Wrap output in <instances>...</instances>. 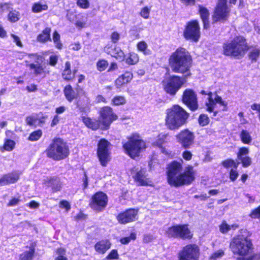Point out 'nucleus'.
Masks as SVG:
<instances>
[{
    "label": "nucleus",
    "instance_id": "f257e3e1",
    "mask_svg": "<svg viewBox=\"0 0 260 260\" xmlns=\"http://www.w3.org/2000/svg\"><path fill=\"white\" fill-rule=\"evenodd\" d=\"M167 174L168 183L179 187L191 183L194 180L195 171L193 167L189 166L182 172V164L173 161L168 165Z\"/></svg>",
    "mask_w": 260,
    "mask_h": 260
},
{
    "label": "nucleus",
    "instance_id": "f03ea898",
    "mask_svg": "<svg viewBox=\"0 0 260 260\" xmlns=\"http://www.w3.org/2000/svg\"><path fill=\"white\" fill-rule=\"evenodd\" d=\"M241 235L234 237L230 245V247L235 255L239 256L237 260H252L250 257L246 256L250 254L253 250V245L249 234H246L247 230H242Z\"/></svg>",
    "mask_w": 260,
    "mask_h": 260
},
{
    "label": "nucleus",
    "instance_id": "7ed1b4c3",
    "mask_svg": "<svg viewBox=\"0 0 260 260\" xmlns=\"http://www.w3.org/2000/svg\"><path fill=\"white\" fill-rule=\"evenodd\" d=\"M169 61L173 72L183 74L189 71L191 64V57L185 49L180 47L172 53Z\"/></svg>",
    "mask_w": 260,
    "mask_h": 260
},
{
    "label": "nucleus",
    "instance_id": "20e7f679",
    "mask_svg": "<svg viewBox=\"0 0 260 260\" xmlns=\"http://www.w3.org/2000/svg\"><path fill=\"white\" fill-rule=\"evenodd\" d=\"M189 116L181 107L174 105L167 110L166 124L171 130L179 129L186 123Z\"/></svg>",
    "mask_w": 260,
    "mask_h": 260
},
{
    "label": "nucleus",
    "instance_id": "39448f33",
    "mask_svg": "<svg viewBox=\"0 0 260 260\" xmlns=\"http://www.w3.org/2000/svg\"><path fill=\"white\" fill-rule=\"evenodd\" d=\"M223 54L234 57L242 56L247 50L245 39L241 36H237L231 42H225L222 45Z\"/></svg>",
    "mask_w": 260,
    "mask_h": 260
},
{
    "label": "nucleus",
    "instance_id": "423d86ee",
    "mask_svg": "<svg viewBox=\"0 0 260 260\" xmlns=\"http://www.w3.org/2000/svg\"><path fill=\"white\" fill-rule=\"evenodd\" d=\"M48 157L55 160H60L69 155V149L67 143L60 138H54L46 150Z\"/></svg>",
    "mask_w": 260,
    "mask_h": 260
},
{
    "label": "nucleus",
    "instance_id": "0eeeda50",
    "mask_svg": "<svg viewBox=\"0 0 260 260\" xmlns=\"http://www.w3.org/2000/svg\"><path fill=\"white\" fill-rule=\"evenodd\" d=\"M125 152L131 157L138 156L140 151L145 148V143L138 134L131 136L123 146Z\"/></svg>",
    "mask_w": 260,
    "mask_h": 260
},
{
    "label": "nucleus",
    "instance_id": "6e6552de",
    "mask_svg": "<svg viewBox=\"0 0 260 260\" xmlns=\"http://www.w3.org/2000/svg\"><path fill=\"white\" fill-rule=\"evenodd\" d=\"M184 78L173 75L169 77L163 82L164 89L167 93L174 95L184 84Z\"/></svg>",
    "mask_w": 260,
    "mask_h": 260
},
{
    "label": "nucleus",
    "instance_id": "1a4fd4ad",
    "mask_svg": "<svg viewBox=\"0 0 260 260\" xmlns=\"http://www.w3.org/2000/svg\"><path fill=\"white\" fill-rule=\"evenodd\" d=\"M167 236L169 238L189 239L191 238L190 232L186 224L176 225L168 229Z\"/></svg>",
    "mask_w": 260,
    "mask_h": 260
},
{
    "label": "nucleus",
    "instance_id": "9d476101",
    "mask_svg": "<svg viewBox=\"0 0 260 260\" xmlns=\"http://www.w3.org/2000/svg\"><path fill=\"white\" fill-rule=\"evenodd\" d=\"M184 38L187 40L195 42L199 41L201 33L199 23L197 20H193L187 23L183 34Z\"/></svg>",
    "mask_w": 260,
    "mask_h": 260
},
{
    "label": "nucleus",
    "instance_id": "9b49d317",
    "mask_svg": "<svg viewBox=\"0 0 260 260\" xmlns=\"http://www.w3.org/2000/svg\"><path fill=\"white\" fill-rule=\"evenodd\" d=\"M110 142L105 139L100 140L98 145L97 154L102 166L105 167L110 161V152L109 147Z\"/></svg>",
    "mask_w": 260,
    "mask_h": 260
},
{
    "label": "nucleus",
    "instance_id": "f8f14e48",
    "mask_svg": "<svg viewBox=\"0 0 260 260\" xmlns=\"http://www.w3.org/2000/svg\"><path fill=\"white\" fill-rule=\"evenodd\" d=\"M230 10L226 5V0H218L213 15L214 22L226 21L229 17Z\"/></svg>",
    "mask_w": 260,
    "mask_h": 260
},
{
    "label": "nucleus",
    "instance_id": "ddd939ff",
    "mask_svg": "<svg viewBox=\"0 0 260 260\" xmlns=\"http://www.w3.org/2000/svg\"><path fill=\"white\" fill-rule=\"evenodd\" d=\"M200 249L196 244H189L179 252V260H199Z\"/></svg>",
    "mask_w": 260,
    "mask_h": 260
},
{
    "label": "nucleus",
    "instance_id": "4468645a",
    "mask_svg": "<svg viewBox=\"0 0 260 260\" xmlns=\"http://www.w3.org/2000/svg\"><path fill=\"white\" fill-rule=\"evenodd\" d=\"M100 121L102 123L101 129H107L111 122L117 118V116L113 112L112 109L106 106L100 111Z\"/></svg>",
    "mask_w": 260,
    "mask_h": 260
},
{
    "label": "nucleus",
    "instance_id": "2eb2a0df",
    "mask_svg": "<svg viewBox=\"0 0 260 260\" xmlns=\"http://www.w3.org/2000/svg\"><path fill=\"white\" fill-rule=\"evenodd\" d=\"M182 102L192 111H195L198 108L197 94L191 89H186L184 91Z\"/></svg>",
    "mask_w": 260,
    "mask_h": 260
},
{
    "label": "nucleus",
    "instance_id": "dca6fc26",
    "mask_svg": "<svg viewBox=\"0 0 260 260\" xmlns=\"http://www.w3.org/2000/svg\"><path fill=\"white\" fill-rule=\"evenodd\" d=\"M107 201V195L102 192H99L92 197L90 205L93 209L101 211L106 206Z\"/></svg>",
    "mask_w": 260,
    "mask_h": 260
},
{
    "label": "nucleus",
    "instance_id": "f3484780",
    "mask_svg": "<svg viewBox=\"0 0 260 260\" xmlns=\"http://www.w3.org/2000/svg\"><path fill=\"white\" fill-rule=\"evenodd\" d=\"M178 141L185 149L190 147L193 144L194 136L193 133L188 129L182 131L176 136Z\"/></svg>",
    "mask_w": 260,
    "mask_h": 260
},
{
    "label": "nucleus",
    "instance_id": "a211bd4d",
    "mask_svg": "<svg viewBox=\"0 0 260 260\" xmlns=\"http://www.w3.org/2000/svg\"><path fill=\"white\" fill-rule=\"evenodd\" d=\"M138 210L129 209L123 213L119 214L117 216V219L121 224L133 222L138 219Z\"/></svg>",
    "mask_w": 260,
    "mask_h": 260
},
{
    "label": "nucleus",
    "instance_id": "6ab92c4d",
    "mask_svg": "<svg viewBox=\"0 0 260 260\" xmlns=\"http://www.w3.org/2000/svg\"><path fill=\"white\" fill-rule=\"evenodd\" d=\"M19 176L20 173L17 171H14L5 174L0 178V185L4 186L9 184L14 183L19 179Z\"/></svg>",
    "mask_w": 260,
    "mask_h": 260
},
{
    "label": "nucleus",
    "instance_id": "aec40b11",
    "mask_svg": "<svg viewBox=\"0 0 260 260\" xmlns=\"http://www.w3.org/2000/svg\"><path fill=\"white\" fill-rule=\"evenodd\" d=\"M207 94L209 95V102L207 103L206 105L207 107L208 111L210 112H213L216 103L220 104L221 106H224V108L226 107V103L217 94L215 95L214 99L212 98V93L211 92H209Z\"/></svg>",
    "mask_w": 260,
    "mask_h": 260
},
{
    "label": "nucleus",
    "instance_id": "412c9836",
    "mask_svg": "<svg viewBox=\"0 0 260 260\" xmlns=\"http://www.w3.org/2000/svg\"><path fill=\"white\" fill-rule=\"evenodd\" d=\"M105 51L108 54L111 55L112 57H115L120 61L124 60V54L119 47H108L105 48Z\"/></svg>",
    "mask_w": 260,
    "mask_h": 260
},
{
    "label": "nucleus",
    "instance_id": "4be33fe9",
    "mask_svg": "<svg viewBox=\"0 0 260 260\" xmlns=\"http://www.w3.org/2000/svg\"><path fill=\"white\" fill-rule=\"evenodd\" d=\"M133 78V74L130 72H126L120 76L115 81V84L117 88L129 82Z\"/></svg>",
    "mask_w": 260,
    "mask_h": 260
},
{
    "label": "nucleus",
    "instance_id": "5701e85b",
    "mask_svg": "<svg viewBox=\"0 0 260 260\" xmlns=\"http://www.w3.org/2000/svg\"><path fill=\"white\" fill-rule=\"evenodd\" d=\"M77 93L73 89L71 85H68L63 89V93L64 96L69 102H72L74 99H77L79 94H80V90L77 89Z\"/></svg>",
    "mask_w": 260,
    "mask_h": 260
},
{
    "label": "nucleus",
    "instance_id": "b1692460",
    "mask_svg": "<svg viewBox=\"0 0 260 260\" xmlns=\"http://www.w3.org/2000/svg\"><path fill=\"white\" fill-rule=\"evenodd\" d=\"M199 14L204 24V28L207 29L209 27V12L207 8L201 5L199 6Z\"/></svg>",
    "mask_w": 260,
    "mask_h": 260
},
{
    "label": "nucleus",
    "instance_id": "393cba45",
    "mask_svg": "<svg viewBox=\"0 0 260 260\" xmlns=\"http://www.w3.org/2000/svg\"><path fill=\"white\" fill-rule=\"evenodd\" d=\"M82 121L86 126L93 130H96L99 128H101L102 123L100 120L92 119L84 116L82 117Z\"/></svg>",
    "mask_w": 260,
    "mask_h": 260
},
{
    "label": "nucleus",
    "instance_id": "a878e982",
    "mask_svg": "<svg viewBox=\"0 0 260 260\" xmlns=\"http://www.w3.org/2000/svg\"><path fill=\"white\" fill-rule=\"evenodd\" d=\"M134 178L135 180L139 183V185L146 186L149 184L148 179L145 175V171L144 170H141L137 172Z\"/></svg>",
    "mask_w": 260,
    "mask_h": 260
},
{
    "label": "nucleus",
    "instance_id": "bb28decb",
    "mask_svg": "<svg viewBox=\"0 0 260 260\" xmlns=\"http://www.w3.org/2000/svg\"><path fill=\"white\" fill-rule=\"evenodd\" d=\"M111 243L109 241L102 240L95 244L94 248L96 251L99 253L104 254L111 247Z\"/></svg>",
    "mask_w": 260,
    "mask_h": 260
},
{
    "label": "nucleus",
    "instance_id": "cd10ccee",
    "mask_svg": "<svg viewBox=\"0 0 260 260\" xmlns=\"http://www.w3.org/2000/svg\"><path fill=\"white\" fill-rule=\"evenodd\" d=\"M51 28L46 27L42 31V32L37 37V40L41 43H45L47 41H51L50 36Z\"/></svg>",
    "mask_w": 260,
    "mask_h": 260
},
{
    "label": "nucleus",
    "instance_id": "c85d7f7f",
    "mask_svg": "<svg viewBox=\"0 0 260 260\" xmlns=\"http://www.w3.org/2000/svg\"><path fill=\"white\" fill-rule=\"evenodd\" d=\"M62 78L67 81L71 80L74 78V74H72L71 70V63L67 61L65 63V68L62 73Z\"/></svg>",
    "mask_w": 260,
    "mask_h": 260
},
{
    "label": "nucleus",
    "instance_id": "c756f323",
    "mask_svg": "<svg viewBox=\"0 0 260 260\" xmlns=\"http://www.w3.org/2000/svg\"><path fill=\"white\" fill-rule=\"evenodd\" d=\"M238 226V225L236 224L229 225L226 221H223L219 225V231L222 234H226L232 229H236Z\"/></svg>",
    "mask_w": 260,
    "mask_h": 260
},
{
    "label": "nucleus",
    "instance_id": "7c9ffc66",
    "mask_svg": "<svg viewBox=\"0 0 260 260\" xmlns=\"http://www.w3.org/2000/svg\"><path fill=\"white\" fill-rule=\"evenodd\" d=\"M242 142L246 144H250L252 141V138L249 133L246 130H242L240 134Z\"/></svg>",
    "mask_w": 260,
    "mask_h": 260
},
{
    "label": "nucleus",
    "instance_id": "2f4dec72",
    "mask_svg": "<svg viewBox=\"0 0 260 260\" xmlns=\"http://www.w3.org/2000/svg\"><path fill=\"white\" fill-rule=\"evenodd\" d=\"M169 136L168 134H160L158 135L157 140L154 143V145L161 147L164 143L169 140Z\"/></svg>",
    "mask_w": 260,
    "mask_h": 260
},
{
    "label": "nucleus",
    "instance_id": "473e14b6",
    "mask_svg": "<svg viewBox=\"0 0 260 260\" xmlns=\"http://www.w3.org/2000/svg\"><path fill=\"white\" fill-rule=\"evenodd\" d=\"M28 66L30 70H34V74L36 76L41 75L44 72V69L40 64L31 63Z\"/></svg>",
    "mask_w": 260,
    "mask_h": 260
},
{
    "label": "nucleus",
    "instance_id": "72a5a7b5",
    "mask_svg": "<svg viewBox=\"0 0 260 260\" xmlns=\"http://www.w3.org/2000/svg\"><path fill=\"white\" fill-rule=\"evenodd\" d=\"M48 9L47 5H42L39 3H35L32 7V11L34 13H40Z\"/></svg>",
    "mask_w": 260,
    "mask_h": 260
},
{
    "label": "nucleus",
    "instance_id": "f704fd0d",
    "mask_svg": "<svg viewBox=\"0 0 260 260\" xmlns=\"http://www.w3.org/2000/svg\"><path fill=\"white\" fill-rule=\"evenodd\" d=\"M25 122L29 126H35L37 127L38 123V117L37 115L27 116L25 118Z\"/></svg>",
    "mask_w": 260,
    "mask_h": 260
},
{
    "label": "nucleus",
    "instance_id": "c9c22d12",
    "mask_svg": "<svg viewBox=\"0 0 260 260\" xmlns=\"http://www.w3.org/2000/svg\"><path fill=\"white\" fill-rule=\"evenodd\" d=\"M60 35L58 32L55 30L53 34V41L57 49H61L62 47V44L60 40Z\"/></svg>",
    "mask_w": 260,
    "mask_h": 260
},
{
    "label": "nucleus",
    "instance_id": "e433bc0d",
    "mask_svg": "<svg viewBox=\"0 0 260 260\" xmlns=\"http://www.w3.org/2000/svg\"><path fill=\"white\" fill-rule=\"evenodd\" d=\"M137 55L134 53H131L129 56L126 58V62L128 64H135L138 61Z\"/></svg>",
    "mask_w": 260,
    "mask_h": 260
},
{
    "label": "nucleus",
    "instance_id": "4c0bfd02",
    "mask_svg": "<svg viewBox=\"0 0 260 260\" xmlns=\"http://www.w3.org/2000/svg\"><path fill=\"white\" fill-rule=\"evenodd\" d=\"M42 135V132L39 129L31 133L28 138L29 141H36L38 140Z\"/></svg>",
    "mask_w": 260,
    "mask_h": 260
},
{
    "label": "nucleus",
    "instance_id": "58836bf2",
    "mask_svg": "<svg viewBox=\"0 0 260 260\" xmlns=\"http://www.w3.org/2000/svg\"><path fill=\"white\" fill-rule=\"evenodd\" d=\"M34 253V249H30L28 251H25L20 254V260H31Z\"/></svg>",
    "mask_w": 260,
    "mask_h": 260
},
{
    "label": "nucleus",
    "instance_id": "ea45409f",
    "mask_svg": "<svg viewBox=\"0 0 260 260\" xmlns=\"http://www.w3.org/2000/svg\"><path fill=\"white\" fill-rule=\"evenodd\" d=\"M19 13L18 12L14 10L11 11L8 14V19L12 22H15L19 19Z\"/></svg>",
    "mask_w": 260,
    "mask_h": 260
},
{
    "label": "nucleus",
    "instance_id": "a19ab883",
    "mask_svg": "<svg viewBox=\"0 0 260 260\" xmlns=\"http://www.w3.org/2000/svg\"><path fill=\"white\" fill-rule=\"evenodd\" d=\"M108 66V62L105 59L99 60L96 63V67L98 71L100 72L106 70Z\"/></svg>",
    "mask_w": 260,
    "mask_h": 260
},
{
    "label": "nucleus",
    "instance_id": "79ce46f5",
    "mask_svg": "<svg viewBox=\"0 0 260 260\" xmlns=\"http://www.w3.org/2000/svg\"><path fill=\"white\" fill-rule=\"evenodd\" d=\"M112 102L113 105L119 106L124 104L126 103V100L123 96H116L112 99Z\"/></svg>",
    "mask_w": 260,
    "mask_h": 260
},
{
    "label": "nucleus",
    "instance_id": "37998d69",
    "mask_svg": "<svg viewBox=\"0 0 260 260\" xmlns=\"http://www.w3.org/2000/svg\"><path fill=\"white\" fill-rule=\"evenodd\" d=\"M260 50L257 48H255L250 51L249 56L250 59L252 61H256L259 56Z\"/></svg>",
    "mask_w": 260,
    "mask_h": 260
},
{
    "label": "nucleus",
    "instance_id": "c03bdc74",
    "mask_svg": "<svg viewBox=\"0 0 260 260\" xmlns=\"http://www.w3.org/2000/svg\"><path fill=\"white\" fill-rule=\"evenodd\" d=\"M50 183L52 184V189L54 191H58L61 188V185L59 182V180L57 178H53L51 179Z\"/></svg>",
    "mask_w": 260,
    "mask_h": 260
},
{
    "label": "nucleus",
    "instance_id": "a18cd8bd",
    "mask_svg": "<svg viewBox=\"0 0 260 260\" xmlns=\"http://www.w3.org/2000/svg\"><path fill=\"white\" fill-rule=\"evenodd\" d=\"M37 117H38L37 125L38 126H42L43 124L45 123L46 119L48 118L47 115H44L43 114L41 113L39 114H37Z\"/></svg>",
    "mask_w": 260,
    "mask_h": 260
},
{
    "label": "nucleus",
    "instance_id": "49530a36",
    "mask_svg": "<svg viewBox=\"0 0 260 260\" xmlns=\"http://www.w3.org/2000/svg\"><path fill=\"white\" fill-rule=\"evenodd\" d=\"M240 162H238L236 165L234 160L231 159H229L222 161V164L225 168H230L234 167L236 169L237 167V165Z\"/></svg>",
    "mask_w": 260,
    "mask_h": 260
},
{
    "label": "nucleus",
    "instance_id": "de8ad7c7",
    "mask_svg": "<svg viewBox=\"0 0 260 260\" xmlns=\"http://www.w3.org/2000/svg\"><path fill=\"white\" fill-rule=\"evenodd\" d=\"M15 143L11 140H7L4 145V148L7 151H12L15 146Z\"/></svg>",
    "mask_w": 260,
    "mask_h": 260
},
{
    "label": "nucleus",
    "instance_id": "09e8293b",
    "mask_svg": "<svg viewBox=\"0 0 260 260\" xmlns=\"http://www.w3.org/2000/svg\"><path fill=\"white\" fill-rule=\"evenodd\" d=\"M136 238V235L133 233L131 234L129 237L122 238L120 239V242L123 244H127L130 242L132 240H135Z\"/></svg>",
    "mask_w": 260,
    "mask_h": 260
},
{
    "label": "nucleus",
    "instance_id": "8fccbe9b",
    "mask_svg": "<svg viewBox=\"0 0 260 260\" xmlns=\"http://www.w3.org/2000/svg\"><path fill=\"white\" fill-rule=\"evenodd\" d=\"M199 122L202 126L206 125L209 122L208 117L206 115L201 114L199 118Z\"/></svg>",
    "mask_w": 260,
    "mask_h": 260
},
{
    "label": "nucleus",
    "instance_id": "3c124183",
    "mask_svg": "<svg viewBox=\"0 0 260 260\" xmlns=\"http://www.w3.org/2000/svg\"><path fill=\"white\" fill-rule=\"evenodd\" d=\"M77 5L79 7L84 9H88L90 6V4L88 0H78Z\"/></svg>",
    "mask_w": 260,
    "mask_h": 260
},
{
    "label": "nucleus",
    "instance_id": "603ef678",
    "mask_svg": "<svg viewBox=\"0 0 260 260\" xmlns=\"http://www.w3.org/2000/svg\"><path fill=\"white\" fill-rule=\"evenodd\" d=\"M249 153L248 149L246 147L240 148L239 152L237 154L238 159L247 156L246 155Z\"/></svg>",
    "mask_w": 260,
    "mask_h": 260
},
{
    "label": "nucleus",
    "instance_id": "864d4df0",
    "mask_svg": "<svg viewBox=\"0 0 260 260\" xmlns=\"http://www.w3.org/2000/svg\"><path fill=\"white\" fill-rule=\"evenodd\" d=\"M150 12V9L147 7H145L142 9L140 12V15L144 19H148L149 17Z\"/></svg>",
    "mask_w": 260,
    "mask_h": 260
},
{
    "label": "nucleus",
    "instance_id": "5fc2aeb1",
    "mask_svg": "<svg viewBox=\"0 0 260 260\" xmlns=\"http://www.w3.org/2000/svg\"><path fill=\"white\" fill-rule=\"evenodd\" d=\"M240 160L244 167H247L249 166L251 164V159L248 156H245L238 159Z\"/></svg>",
    "mask_w": 260,
    "mask_h": 260
},
{
    "label": "nucleus",
    "instance_id": "6e6d98bb",
    "mask_svg": "<svg viewBox=\"0 0 260 260\" xmlns=\"http://www.w3.org/2000/svg\"><path fill=\"white\" fill-rule=\"evenodd\" d=\"M137 48L139 51L145 52L147 48V45L144 41H141L137 44Z\"/></svg>",
    "mask_w": 260,
    "mask_h": 260
},
{
    "label": "nucleus",
    "instance_id": "4d7b16f0",
    "mask_svg": "<svg viewBox=\"0 0 260 260\" xmlns=\"http://www.w3.org/2000/svg\"><path fill=\"white\" fill-rule=\"evenodd\" d=\"M118 257V254L117 251L115 249H113L110 253L106 257V259H116Z\"/></svg>",
    "mask_w": 260,
    "mask_h": 260
},
{
    "label": "nucleus",
    "instance_id": "13d9d810",
    "mask_svg": "<svg viewBox=\"0 0 260 260\" xmlns=\"http://www.w3.org/2000/svg\"><path fill=\"white\" fill-rule=\"evenodd\" d=\"M250 216L254 218H260V206L252 211L250 214Z\"/></svg>",
    "mask_w": 260,
    "mask_h": 260
},
{
    "label": "nucleus",
    "instance_id": "bf43d9fd",
    "mask_svg": "<svg viewBox=\"0 0 260 260\" xmlns=\"http://www.w3.org/2000/svg\"><path fill=\"white\" fill-rule=\"evenodd\" d=\"M120 39V35L116 31L112 32L111 36V39L113 43H116Z\"/></svg>",
    "mask_w": 260,
    "mask_h": 260
},
{
    "label": "nucleus",
    "instance_id": "052dcab7",
    "mask_svg": "<svg viewBox=\"0 0 260 260\" xmlns=\"http://www.w3.org/2000/svg\"><path fill=\"white\" fill-rule=\"evenodd\" d=\"M58 58V57L57 55H51L49 57V64L54 67L57 62Z\"/></svg>",
    "mask_w": 260,
    "mask_h": 260
},
{
    "label": "nucleus",
    "instance_id": "680f3d73",
    "mask_svg": "<svg viewBox=\"0 0 260 260\" xmlns=\"http://www.w3.org/2000/svg\"><path fill=\"white\" fill-rule=\"evenodd\" d=\"M224 255V252L222 250H219L215 252L211 256V259H216L221 257Z\"/></svg>",
    "mask_w": 260,
    "mask_h": 260
},
{
    "label": "nucleus",
    "instance_id": "e2e57ef3",
    "mask_svg": "<svg viewBox=\"0 0 260 260\" xmlns=\"http://www.w3.org/2000/svg\"><path fill=\"white\" fill-rule=\"evenodd\" d=\"M238 176V172L233 169H232L230 172V177L232 181H235Z\"/></svg>",
    "mask_w": 260,
    "mask_h": 260
},
{
    "label": "nucleus",
    "instance_id": "0e129e2a",
    "mask_svg": "<svg viewBox=\"0 0 260 260\" xmlns=\"http://www.w3.org/2000/svg\"><path fill=\"white\" fill-rule=\"evenodd\" d=\"M182 156L184 159L187 160H189L191 159L192 157V154L190 151H185L182 153Z\"/></svg>",
    "mask_w": 260,
    "mask_h": 260
},
{
    "label": "nucleus",
    "instance_id": "69168bd1",
    "mask_svg": "<svg viewBox=\"0 0 260 260\" xmlns=\"http://www.w3.org/2000/svg\"><path fill=\"white\" fill-rule=\"evenodd\" d=\"M60 205L62 208H64L67 210H69L71 208L69 203L67 201H61L60 202Z\"/></svg>",
    "mask_w": 260,
    "mask_h": 260
},
{
    "label": "nucleus",
    "instance_id": "338daca9",
    "mask_svg": "<svg viewBox=\"0 0 260 260\" xmlns=\"http://www.w3.org/2000/svg\"><path fill=\"white\" fill-rule=\"evenodd\" d=\"M20 202V200L18 198H13L8 203L9 206H16Z\"/></svg>",
    "mask_w": 260,
    "mask_h": 260
},
{
    "label": "nucleus",
    "instance_id": "774afa93",
    "mask_svg": "<svg viewBox=\"0 0 260 260\" xmlns=\"http://www.w3.org/2000/svg\"><path fill=\"white\" fill-rule=\"evenodd\" d=\"M185 6H193L195 5L196 0H180Z\"/></svg>",
    "mask_w": 260,
    "mask_h": 260
}]
</instances>
